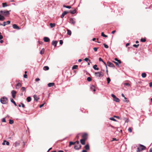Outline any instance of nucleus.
<instances>
[{
  "mask_svg": "<svg viewBox=\"0 0 152 152\" xmlns=\"http://www.w3.org/2000/svg\"><path fill=\"white\" fill-rule=\"evenodd\" d=\"M0 101L3 104H6L7 103L8 100L7 98L5 96H4L0 99Z\"/></svg>",
  "mask_w": 152,
  "mask_h": 152,
  "instance_id": "f257e3e1",
  "label": "nucleus"
},
{
  "mask_svg": "<svg viewBox=\"0 0 152 152\" xmlns=\"http://www.w3.org/2000/svg\"><path fill=\"white\" fill-rule=\"evenodd\" d=\"M69 22L71 24L74 26L76 23V19L74 18H71L69 19Z\"/></svg>",
  "mask_w": 152,
  "mask_h": 152,
  "instance_id": "f03ea898",
  "label": "nucleus"
},
{
  "mask_svg": "<svg viewBox=\"0 0 152 152\" xmlns=\"http://www.w3.org/2000/svg\"><path fill=\"white\" fill-rule=\"evenodd\" d=\"M95 76L97 77H100L103 76V74L102 72H96L95 73Z\"/></svg>",
  "mask_w": 152,
  "mask_h": 152,
  "instance_id": "7ed1b4c3",
  "label": "nucleus"
},
{
  "mask_svg": "<svg viewBox=\"0 0 152 152\" xmlns=\"http://www.w3.org/2000/svg\"><path fill=\"white\" fill-rule=\"evenodd\" d=\"M107 64L109 67H112L114 68L115 67L114 65L110 61H107Z\"/></svg>",
  "mask_w": 152,
  "mask_h": 152,
  "instance_id": "20e7f679",
  "label": "nucleus"
},
{
  "mask_svg": "<svg viewBox=\"0 0 152 152\" xmlns=\"http://www.w3.org/2000/svg\"><path fill=\"white\" fill-rule=\"evenodd\" d=\"M88 134L86 133H84L82 136L83 139H84L86 140L87 138Z\"/></svg>",
  "mask_w": 152,
  "mask_h": 152,
  "instance_id": "39448f33",
  "label": "nucleus"
},
{
  "mask_svg": "<svg viewBox=\"0 0 152 152\" xmlns=\"http://www.w3.org/2000/svg\"><path fill=\"white\" fill-rule=\"evenodd\" d=\"M112 96L113 97V99L114 101L116 102H119V99L117 98L116 96Z\"/></svg>",
  "mask_w": 152,
  "mask_h": 152,
  "instance_id": "423d86ee",
  "label": "nucleus"
},
{
  "mask_svg": "<svg viewBox=\"0 0 152 152\" xmlns=\"http://www.w3.org/2000/svg\"><path fill=\"white\" fill-rule=\"evenodd\" d=\"M81 145L80 144H77V145H75V146L74 148L76 150H78L81 148Z\"/></svg>",
  "mask_w": 152,
  "mask_h": 152,
  "instance_id": "0eeeda50",
  "label": "nucleus"
},
{
  "mask_svg": "<svg viewBox=\"0 0 152 152\" xmlns=\"http://www.w3.org/2000/svg\"><path fill=\"white\" fill-rule=\"evenodd\" d=\"M68 13V12H67L66 11H64V12H63L62 13V14H61V18H63L64 17V16L65 15L67 14Z\"/></svg>",
  "mask_w": 152,
  "mask_h": 152,
  "instance_id": "6e6552de",
  "label": "nucleus"
},
{
  "mask_svg": "<svg viewBox=\"0 0 152 152\" xmlns=\"http://www.w3.org/2000/svg\"><path fill=\"white\" fill-rule=\"evenodd\" d=\"M13 28L15 29L19 30L20 29V27L16 24H14L12 26Z\"/></svg>",
  "mask_w": 152,
  "mask_h": 152,
  "instance_id": "1a4fd4ad",
  "label": "nucleus"
},
{
  "mask_svg": "<svg viewBox=\"0 0 152 152\" xmlns=\"http://www.w3.org/2000/svg\"><path fill=\"white\" fill-rule=\"evenodd\" d=\"M43 40L46 42H49L50 40L49 38L47 37H45L43 38Z\"/></svg>",
  "mask_w": 152,
  "mask_h": 152,
  "instance_id": "9d476101",
  "label": "nucleus"
},
{
  "mask_svg": "<svg viewBox=\"0 0 152 152\" xmlns=\"http://www.w3.org/2000/svg\"><path fill=\"white\" fill-rule=\"evenodd\" d=\"M11 10H10L9 11H4V14H3L5 16H7V15H9L10 14L9 12H10Z\"/></svg>",
  "mask_w": 152,
  "mask_h": 152,
  "instance_id": "9b49d317",
  "label": "nucleus"
},
{
  "mask_svg": "<svg viewBox=\"0 0 152 152\" xmlns=\"http://www.w3.org/2000/svg\"><path fill=\"white\" fill-rule=\"evenodd\" d=\"M57 42L56 41H53L52 42V45L54 46L55 47H56Z\"/></svg>",
  "mask_w": 152,
  "mask_h": 152,
  "instance_id": "f8f14e48",
  "label": "nucleus"
},
{
  "mask_svg": "<svg viewBox=\"0 0 152 152\" xmlns=\"http://www.w3.org/2000/svg\"><path fill=\"white\" fill-rule=\"evenodd\" d=\"M140 148L141 149V151L145 150L146 149V147L142 145H140Z\"/></svg>",
  "mask_w": 152,
  "mask_h": 152,
  "instance_id": "ddd939ff",
  "label": "nucleus"
},
{
  "mask_svg": "<svg viewBox=\"0 0 152 152\" xmlns=\"http://www.w3.org/2000/svg\"><path fill=\"white\" fill-rule=\"evenodd\" d=\"M90 89L91 90L93 91H96L95 87L93 85H92L90 87Z\"/></svg>",
  "mask_w": 152,
  "mask_h": 152,
  "instance_id": "4468645a",
  "label": "nucleus"
},
{
  "mask_svg": "<svg viewBox=\"0 0 152 152\" xmlns=\"http://www.w3.org/2000/svg\"><path fill=\"white\" fill-rule=\"evenodd\" d=\"M21 86H22L21 84L20 83H19L16 85V89H18L20 87H21Z\"/></svg>",
  "mask_w": 152,
  "mask_h": 152,
  "instance_id": "2eb2a0df",
  "label": "nucleus"
},
{
  "mask_svg": "<svg viewBox=\"0 0 152 152\" xmlns=\"http://www.w3.org/2000/svg\"><path fill=\"white\" fill-rule=\"evenodd\" d=\"M86 140L82 139L80 140V143L83 145H84Z\"/></svg>",
  "mask_w": 152,
  "mask_h": 152,
  "instance_id": "dca6fc26",
  "label": "nucleus"
},
{
  "mask_svg": "<svg viewBox=\"0 0 152 152\" xmlns=\"http://www.w3.org/2000/svg\"><path fill=\"white\" fill-rule=\"evenodd\" d=\"M54 85L53 83H50L48 84V85L49 87H51L53 86Z\"/></svg>",
  "mask_w": 152,
  "mask_h": 152,
  "instance_id": "f3484780",
  "label": "nucleus"
},
{
  "mask_svg": "<svg viewBox=\"0 0 152 152\" xmlns=\"http://www.w3.org/2000/svg\"><path fill=\"white\" fill-rule=\"evenodd\" d=\"M34 100L37 101L39 99V97L38 96H34Z\"/></svg>",
  "mask_w": 152,
  "mask_h": 152,
  "instance_id": "a211bd4d",
  "label": "nucleus"
},
{
  "mask_svg": "<svg viewBox=\"0 0 152 152\" xmlns=\"http://www.w3.org/2000/svg\"><path fill=\"white\" fill-rule=\"evenodd\" d=\"M97 65L96 64H95L93 66V68L96 70H98L99 69V68L98 67H97Z\"/></svg>",
  "mask_w": 152,
  "mask_h": 152,
  "instance_id": "6ab92c4d",
  "label": "nucleus"
},
{
  "mask_svg": "<svg viewBox=\"0 0 152 152\" xmlns=\"http://www.w3.org/2000/svg\"><path fill=\"white\" fill-rule=\"evenodd\" d=\"M5 19V18L0 14V20L3 21Z\"/></svg>",
  "mask_w": 152,
  "mask_h": 152,
  "instance_id": "aec40b11",
  "label": "nucleus"
},
{
  "mask_svg": "<svg viewBox=\"0 0 152 152\" xmlns=\"http://www.w3.org/2000/svg\"><path fill=\"white\" fill-rule=\"evenodd\" d=\"M20 144V142L19 141L16 142L14 143L15 146L16 147L18 146Z\"/></svg>",
  "mask_w": 152,
  "mask_h": 152,
  "instance_id": "412c9836",
  "label": "nucleus"
},
{
  "mask_svg": "<svg viewBox=\"0 0 152 152\" xmlns=\"http://www.w3.org/2000/svg\"><path fill=\"white\" fill-rule=\"evenodd\" d=\"M85 148L86 150H88L89 149V146L88 144L86 145L85 146Z\"/></svg>",
  "mask_w": 152,
  "mask_h": 152,
  "instance_id": "4be33fe9",
  "label": "nucleus"
},
{
  "mask_svg": "<svg viewBox=\"0 0 152 152\" xmlns=\"http://www.w3.org/2000/svg\"><path fill=\"white\" fill-rule=\"evenodd\" d=\"M50 26L51 28L55 27L56 24L55 23H50Z\"/></svg>",
  "mask_w": 152,
  "mask_h": 152,
  "instance_id": "5701e85b",
  "label": "nucleus"
},
{
  "mask_svg": "<svg viewBox=\"0 0 152 152\" xmlns=\"http://www.w3.org/2000/svg\"><path fill=\"white\" fill-rule=\"evenodd\" d=\"M67 34L69 35H71V31L68 29H67Z\"/></svg>",
  "mask_w": 152,
  "mask_h": 152,
  "instance_id": "b1692460",
  "label": "nucleus"
},
{
  "mask_svg": "<svg viewBox=\"0 0 152 152\" xmlns=\"http://www.w3.org/2000/svg\"><path fill=\"white\" fill-rule=\"evenodd\" d=\"M11 101L12 102V103H13L15 105V106H17V104H16V103L13 100V99H11Z\"/></svg>",
  "mask_w": 152,
  "mask_h": 152,
  "instance_id": "393cba45",
  "label": "nucleus"
},
{
  "mask_svg": "<svg viewBox=\"0 0 152 152\" xmlns=\"http://www.w3.org/2000/svg\"><path fill=\"white\" fill-rule=\"evenodd\" d=\"M76 12V10H73L70 11V12L72 14H74Z\"/></svg>",
  "mask_w": 152,
  "mask_h": 152,
  "instance_id": "a878e982",
  "label": "nucleus"
},
{
  "mask_svg": "<svg viewBox=\"0 0 152 152\" xmlns=\"http://www.w3.org/2000/svg\"><path fill=\"white\" fill-rule=\"evenodd\" d=\"M43 69L45 70H48L49 69V68L48 66H45L44 67Z\"/></svg>",
  "mask_w": 152,
  "mask_h": 152,
  "instance_id": "bb28decb",
  "label": "nucleus"
},
{
  "mask_svg": "<svg viewBox=\"0 0 152 152\" xmlns=\"http://www.w3.org/2000/svg\"><path fill=\"white\" fill-rule=\"evenodd\" d=\"M75 144V142H69V147H70L71 145H73Z\"/></svg>",
  "mask_w": 152,
  "mask_h": 152,
  "instance_id": "cd10ccee",
  "label": "nucleus"
},
{
  "mask_svg": "<svg viewBox=\"0 0 152 152\" xmlns=\"http://www.w3.org/2000/svg\"><path fill=\"white\" fill-rule=\"evenodd\" d=\"M78 67V66L77 65H75L73 66L72 67V69H77Z\"/></svg>",
  "mask_w": 152,
  "mask_h": 152,
  "instance_id": "c85d7f7f",
  "label": "nucleus"
},
{
  "mask_svg": "<svg viewBox=\"0 0 152 152\" xmlns=\"http://www.w3.org/2000/svg\"><path fill=\"white\" fill-rule=\"evenodd\" d=\"M31 98L30 97H28L27 99L26 100L28 102H30L31 101Z\"/></svg>",
  "mask_w": 152,
  "mask_h": 152,
  "instance_id": "c756f323",
  "label": "nucleus"
},
{
  "mask_svg": "<svg viewBox=\"0 0 152 152\" xmlns=\"http://www.w3.org/2000/svg\"><path fill=\"white\" fill-rule=\"evenodd\" d=\"M146 75L145 73H143L142 74V77L143 78L145 77Z\"/></svg>",
  "mask_w": 152,
  "mask_h": 152,
  "instance_id": "7c9ffc66",
  "label": "nucleus"
},
{
  "mask_svg": "<svg viewBox=\"0 0 152 152\" xmlns=\"http://www.w3.org/2000/svg\"><path fill=\"white\" fill-rule=\"evenodd\" d=\"M101 36L103 37H107V35H105L103 32H102Z\"/></svg>",
  "mask_w": 152,
  "mask_h": 152,
  "instance_id": "2f4dec72",
  "label": "nucleus"
},
{
  "mask_svg": "<svg viewBox=\"0 0 152 152\" xmlns=\"http://www.w3.org/2000/svg\"><path fill=\"white\" fill-rule=\"evenodd\" d=\"M115 60L116 61H117L119 64H121V62L120 60L118 59L117 58H115Z\"/></svg>",
  "mask_w": 152,
  "mask_h": 152,
  "instance_id": "473e14b6",
  "label": "nucleus"
},
{
  "mask_svg": "<svg viewBox=\"0 0 152 152\" xmlns=\"http://www.w3.org/2000/svg\"><path fill=\"white\" fill-rule=\"evenodd\" d=\"M63 7L68 9H70L71 8V7L70 6H66L65 5L63 6Z\"/></svg>",
  "mask_w": 152,
  "mask_h": 152,
  "instance_id": "72a5a7b5",
  "label": "nucleus"
},
{
  "mask_svg": "<svg viewBox=\"0 0 152 152\" xmlns=\"http://www.w3.org/2000/svg\"><path fill=\"white\" fill-rule=\"evenodd\" d=\"M123 97H124V99H125L124 101L128 103L129 102V100H127V98L125 97V96H122Z\"/></svg>",
  "mask_w": 152,
  "mask_h": 152,
  "instance_id": "f704fd0d",
  "label": "nucleus"
},
{
  "mask_svg": "<svg viewBox=\"0 0 152 152\" xmlns=\"http://www.w3.org/2000/svg\"><path fill=\"white\" fill-rule=\"evenodd\" d=\"M3 7H4L7 6V4L6 3H2Z\"/></svg>",
  "mask_w": 152,
  "mask_h": 152,
  "instance_id": "c9c22d12",
  "label": "nucleus"
},
{
  "mask_svg": "<svg viewBox=\"0 0 152 152\" xmlns=\"http://www.w3.org/2000/svg\"><path fill=\"white\" fill-rule=\"evenodd\" d=\"M12 95H15L16 94V92L14 90H13L11 91Z\"/></svg>",
  "mask_w": 152,
  "mask_h": 152,
  "instance_id": "e433bc0d",
  "label": "nucleus"
},
{
  "mask_svg": "<svg viewBox=\"0 0 152 152\" xmlns=\"http://www.w3.org/2000/svg\"><path fill=\"white\" fill-rule=\"evenodd\" d=\"M146 41L145 38L143 39L141 38L140 39L141 42H145Z\"/></svg>",
  "mask_w": 152,
  "mask_h": 152,
  "instance_id": "4c0bfd02",
  "label": "nucleus"
},
{
  "mask_svg": "<svg viewBox=\"0 0 152 152\" xmlns=\"http://www.w3.org/2000/svg\"><path fill=\"white\" fill-rule=\"evenodd\" d=\"M44 49L42 48L40 52V54H43L44 53Z\"/></svg>",
  "mask_w": 152,
  "mask_h": 152,
  "instance_id": "58836bf2",
  "label": "nucleus"
},
{
  "mask_svg": "<svg viewBox=\"0 0 152 152\" xmlns=\"http://www.w3.org/2000/svg\"><path fill=\"white\" fill-rule=\"evenodd\" d=\"M14 121L13 120H11V119L9 120V124H12L14 123Z\"/></svg>",
  "mask_w": 152,
  "mask_h": 152,
  "instance_id": "ea45409f",
  "label": "nucleus"
},
{
  "mask_svg": "<svg viewBox=\"0 0 152 152\" xmlns=\"http://www.w3.org/2000/svg\"><path fill=\"white\" fill-rule=\"evenodd\" d=\"M111 80L109 77H108L107 78V84H109L110 82V81Z\"/></svg>",
  "mask_w": 152,
  "mask_h": 152,
  "instance_id": "a19ab883",
  "label": "nucleus"
},
{
  "mask_svg": "<svg viewBox=\"0 0 152 152\" xmlns=\"http://www.w3.org/2000/svg\"><path fill=\"white\" fill-rule=\"evenodd\" d=\"M139 45L138 44L137 45L134 44L133 45V46L135 48H137L139 46Z\"/></svg>",
  "mask_w": 152,
  "mask_h": 152,
  "instance_id": "79ce46f5",
  "label": "nucleus"
},
{
  "mask_svg": "<svg viewBox=\"0 0 152 152\" xmlns=\"http://www.w3.org/2000/svg\"><path fill=\"white\" fill-rule=\"evenodd\" d=\"M87 80L88 81L90 82V81H91V78L90 77H88L87 78Z\"/></svg>",
  "mask_w": 152,
  "mask_h": 152,
  "instance_id": "37998d69",
  "label": "nucleus"
},
{
  "mask_svg": "<svg viewBox=\"0 0 152 152\" xmlns=\"http://www.w3.org/2000/svg\"><path fill=\"white\" fill-rule=\"evenodd\" d=\"M103 45H104V47L106 48H108V46L107 45H106L104 43L103 44Z\"/></svg>",
  "mask_w": 152,
  "mask_h": 152,
  "instance_id": "c03bdc74",
  "label": "nucleus"
},
{
  "mask_svg": "<svg viewBox=\"0 0 152 152\" xmlns=\"http://www.w3.org/2000/svg\"><path fill=\"white\" fill-rule=\"evenodd\" d=\"M110 119L111 120H112V121H117L114 118H110Z\"/></svg>",
  "mask_w": 152,
  "mask_h": 152,
  "instance_id": "a18cd8bd",
  "label": "nucleus"
},
{
  "mask_svg": "<svg viewBox=\"0 0 152 152\" xmlns=\"http://www.w3.org/2000/svg\"><path fill=\"white\" fill-rule=\"evenodd\" d=\"M137 152H140V151H141V149L140 148V147L139 148H137Z\"/></svg>",
  "mask_w": 152,
  "mask_h": 152,
  "instance_id": "49530a36",
  "label": "nucleus"
},
{
  "mask_svg": "<svg viewBox=\"0 0 152 152\" xmlns=\"http://www.w3.org/2000/svg\"><path fill=\"white\" fill-rule=\"evenodd\" d=\"M113 62L114 63H115L117 66H119V64H118L119 63L118 62H116L114 61H113Z\"/></svg>",
  "mask_w": 152,
  "mask_h": 152,
  "instance_id": "de8ad7c7",
  "label": "nucleus"
},
{
  "mask_svg": "<svg viewBox=\"0 0 152 152\" xmlns=\"http://www.w3.org/2000/svg\"><path fill=\"white\" fill-rule=\"evenodd\" d=\"M128 130L129 132H132V129L131 128H129Z\"/></svg>",
  "mask_w": 152,
  "mask_h": 152,
  "instance_id": "09e8293b",
  "label": "nucleus"
},
{
  "mask_svg": "<svg viewBox=\"0 0 152 152\" xmlns=\"http://www.w3.org/2000/svg\"><path fill=\"white\" fill-rule=\"evenodd\" d=\"M124 84L125 86H130L129 84V83H124Z\"/></svg>",
  "mask_w": 152,
  "mask_h": 152,
  "instance_id": "8fccbe9b",
  "label": "nucleus"
},
{
  "mask_svg": "<svg viewBox=\"0 0 152 152\" xmlns=\"http://www.w3.org/2000/svg\"><path fill=\"white\" fill-rule=\"evenodd\" d=\"M6 22H3V24H1V25L2 26H5L6 25Z\"/></svg>",
  "mask_w": 152,
  "mask_h": 152,
  "instance_id": "3c124183",
  "label": "nucleus"
},
{
  "mask_svg": "<svg viewBox=\"0 0 152 152\" xmlns=\"http://www.w3.org/2000/svg\"><path fill=\"white\" fill-rule=\"evenodd\" d=\"M59 43L60 45H62L63 43V41L61 40L59 41Z\"/></svg>",
  "mask_w": 152,
  "mask_h": 152,
  "instance_id": "603ef678",
  "label": "nucleus"
},
{
  "mask_svg": "<svg viewBox=\"0 0 152 152\" xmlns=\"http://www.w3.org/2000/svg\"><path fill=\"white\" fill-rule=\"evenodd\" d=\"M84 60L85 61H88L89 60L88 59V58H85Z\"/></svg>",
  "mask_w": 152,
  "mask_h": 152,
  "instance_id": "864d4df0",
  "label": "nucleus"
},
{
  "mask_svg": "<svg viewBox=\"0 0 152 152\" xmlns=\"http://www.w3.org/2000/svg\"><path fill=\"white\" fill-rule=\"evenodd\" d=\"M97 48H97L94 47V48L93 49H94V51L95 52H96L97 51Z\"/></svg>",
  "mask_w": 152,
  "mask_h": 152,
  "instance_id": "5fc2aeb1",
  "label": "nucleus"
},
{
  "mask_svg": "<svg viewBox=\"0 0 152 152\" xmlns=\"http://www.w3.org/2000/svg\"><path fill=\"white\" fill-rule=\"evenodd\" d=\"M99 60L100 61H102V62H103V60L101 58H99Z\"/></svg>",
  "mask_w": 152,
  "mask_h": 152,
  "instance_id": "6e6d98bb",
  "label": "nucleus"
},
{
  "mask_svg": "<svg viewBox=\"0 0 152 152\" xmlns=\"http://www.w3.org/2000/svg\"><path fill=\"white\" fill-rule=\"evenodd\" d=\"M2 121L3 122H6L5 119V118H3L2 119Z\"/></svg>",
  "mask_w": 152,
  "mask_h": 152,
  "instance_id": "4d7b16f0",
  "label": "nucleus"
},
{
  "mask_svg": "<svg viewBox=\"0 0 152 152\" xmlns=\"http://www.w3.org/2000/svg\"><path fill=\"white\" fill-rule=\"evenodd\" d=\"M21 90L23 91H24L26 90V88L24 87H22L21 88Z\"/></svg>",
  "mask_w": 152,
  "mask_h": 152,
  "instance_id": "13d9d810",
  "label": "nucleus"
},
{
  "mask_svg": "<svg viewBox=\"0 0 152 152\" xmlns=\"http://www.w3.org/2000/svg\"><path fill=\"white\" fill-rule=\"evenodd\" d=\"M3 14H4V11L1 10L0 11V14L2 15Z\"/></svg>",
  "mask_w": 152,
  "mask_h": 152,
  "instance_id": "bf43d9fd",
  "label": "nucleus"
},
{
  "mask_svg": "<svg viewBox=\"0 0 152 152\" xmlns=\"http://www.w3.org/2000/svg\"><path fill=\"white\" fill-rule=\"evenodd\" d=\"M6 144L7 145H9L10 144V143L8 141H6Z\"/></svg>",
  "mask_w": 152,
  "mask_h": 152,
  "instance_id": "052dcab7",
  "label": "nucleus"
},
{
  "mask_svg": "<svg viewBox=\"0 0 152 152\" xmlns=\"http://www.w3.org/2000/svg\"><path fill=\"white\" fill-rule=\"evenodd\" d=\"M40 80V79L38 78H36L35 79V81H39Z\"/></svg>",
  "mask_w": 152,
  "mask_h": 152,
  "instance_id": "680f3d73",
  "label": "nucleus"
},
{
  "mask_svg": "<svg viewBox=\"0 0 152 152\" xmlns=\"http://www.w3.org/2000/svg\"><path fill=\"white\" fill-rule=\"evenodd\" d=\"M44 105V104H41L40 106H39V107L40 108H41Z\"/></svg>",
  "mask_w": 152,
  "mask_h": 152,
  "instance_id": "e2e57ef3",
  "label": "nucleus"
},
{
  "mask_svg": "<svg viewBox=\"0 0 152 152\" xmlns=\"http://www.w3.org/2000/svg\"><path fill=\"white\" fill-rule=\"evenodd\" d=\"M24 77L25 78H27V75L26 74H25L24 75Z\"/></svg>",
  "mask_w": 152,
  "mask_h": 152,
  "instance_id": "0e129e2a",
  "label": "nucleus"
},
{
  "mask_svg": "<svg viewBox=\"0 0 152 152\" xmlns=\"http://www.w3.org/2000/svg\"><path fill=\"white\" fill-rule=\"evenodd\" d=\"M75 144L76 143L77 144H79V141H77L76 142H75Z\"/></svg>",
  "mask_w": 152,
  "mask_h": 152,
  "instance_id": "69168bd1",
  "label": "nucleus"
},
{
  "mask_svg": "<svg viewBox=\"0 0 152 152\" xmlns=\"http://www.w3.org/2000/svg\"><path fill=\"white\" fill-rule=\"evenodd\" d=\"M10 21H8L7 22V24H9L10 23Z\"/></svg>",
  "mask_w": 152,
  "mask_h": 152,
  "instance_id": "338daca9",
  "label": "nucleus"
},
{
  "mask_svg": "<svg viewBox=\"0 0 152 152\" xmlns=\"http://www.w3.org/2000/svg\"><path fill=\"white\" fill-rule=\"evenodd\" d=\"M149 86L150 87H152V82H151L149 83Z\"/></svg>",
  "mask_w": 152,
  "mask_h": 152,
  "instance_id": "774afa93",
  "label": "nucleus"
}]
</instances>
